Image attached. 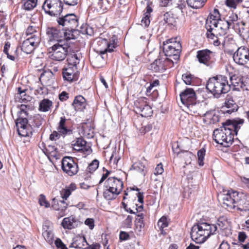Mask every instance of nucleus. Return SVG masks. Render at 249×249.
Masks as SVG:
<instances>
[{"label":"nucleus","instance_id":"f257e3e1","mask_svg":"<svg viewBox=\"0 0 249 249\" xmlns=\"http://www.w3.org/2000/svg\"><path fill=\"white\" fill-rule=\"evenodd\" d=\"M217 231V227L215 224L199 222L192 228L191 237L196 243L202 244L211 235L216 234Z\"/></svg>","mask_w":249,"mask_h":249},{"label":"nucleus","instance_id":"f03ea898","mask_svg":"<svg viewBox=\"0 0 249 249\" xmlns=\"http://www.w3.org/2000/svg\"><path fill=\"white\" fill-rule=\"evenodd\" d=\"M227 77L222 75H217L210 78L206 84V89L216 98L222 94L228 93L231 88Z\"/></svg>","mask_w":249,"mask_h":249},{"label":"nucleus","instance_id":"7ed1b4c3","mask_svg":"<svg viewBox=\"0 0 249 249\" xmlns=\"http://www.w3.org/2000/svg\"><path fill=\"white\" fill-rule=\"evenodd\" d=\"M124 186L121 179L110 177L105 180L103 196L107 200L115 199L121 193Z\"/></svg>","mask_w":249,"mask_h":249},{"label":"nucleus","instance_id":"20e7f679","mask_svg":"<svg viewBox=\"0 0 249 249\" xmlns=\"http://www.w3.org/2000/svg\"><path fill=\"white\" fill-rule=\"evenodd\" d=\"M67 119L65 117H60L58 126L57 127V131H53L50 135V140H54V139H59L61 137L64 138L67 136L72 135L75 138V140H83L82 137L80 136V133L78 131H74L71 128L66 126Z\"/></svg>","mask_w":249,"mask_h":249},{"label":"nucleus","instance_id":"39448f33","mask_svg":"<svg viewBox=\"0 0 249 249\" xmlns=\"http://www.w3.org/2000/svg\"><path fill=\"white\" fill-rule=\"evenodd\" d=\"M244 123V120L238 117L228 119L222 123L225 130L229 131V140H239L238 138H234V136H237L238 132Z\"/></svg>","mask_w":249,"mask_h":249},{"label":"nucleus","instance_id":"423d86ee","mask_svg":"<svg viewBox=\"0 0 249 249\" xmlns=\"http://www.w3.org/2000/svg\"><path fill=\"white\" fill-rule=\"evenodd\" d=\"M173 39H171L163 43V50L166 56L172 58L175 63L179 59L180 53L181 52V45L179 41H172Z\"/></svg>","mask_w":249,"mask_h":249},{"label":"nucleus","instance_id":"0eeeda50","mask_svg":"<svg viewBox=\"0 0 249 249\" xmlns=\"http://www.w3.org/2000/svg\"><path fill=\"white\" fill-rule=\"evenodd\" d=\"M239 193L232 190L224 191L221 195L222 207L229 211H235L236 201L238 199Z\"/></svg>","mask_w":249,"mask_h":249},{"label":"nucleus","instance_id":"6e6552de","mask_svg":"<svg viewBox=\"0 0 249 249\" xmlns=\"http://www.w3.org/2000/svg\"><path fill=\"white\" fill-rule=\"evenodd\" d=\"M56 21L64 31H74L78 25V19L74 14H67L58 17Z\"/></svg>","mask_w":249,"mask_h":249},{"label":"nucleus","instance_id":"1a4fd4ad","mask_svg":"<svg viewBox=\"0 0 249 249\" xmlns=\"http://www.w3.org/2000/svg\"><path fill=\"white\" fill-rule=\"evenodd\" d=\"M42 7L45 13L52 17L60 16L63 9L61 0H45Z\"/></svg>","mask_w":249,"mask_h":249},{"label":"nucleus","instance_id":"9d476101","mask_svg":"<svg viewBox=\"0 0 249 249\" xmlns=\"http://www.w3.org/2000/svg\"><path fill=\"white\" fill-rule=\"evenodd\" d=\"M61 168L64 173L71 177L76 175L79 171L77 162L71 157H64L62 159Z\"/></svg>","mask_w":249,"mask_h":249},{"label":"nucleus","instance_id":"9b49d317","mask_svg":"<svg viewBox=\"0 0 249 249\" xmlns=\"http://www.w3.org/2000/svg\"><path fill=\"white\" fill-rule=\"evenodd\" d=\"M68 48V44H66L65 43H56L53 44L50 48L51 51L49 53H52L50 55L51 58L58 61L63 60L66 57Z\"/></svg>","mask_w":249,"mask_h":249},{"label":"nucleus","instance_id":"f8f14e48","mask_svg":"<svg viewBox=\"0 0 249 249\" xmlns=\"http://www.w3.org/2000/svg\"><path fill=\"white\" fill-rule=\"evenodd\" d=\"M215 53L209 49L198 50L197 52L196 58L198 62L209 68H212L215 64Z\"/></svg>","mask_w":249,"mask_h":249},{"label":"nucleus","instance_id":"ddd939ff","mask_svg":"<svg viewBox=\"0 0 249 249\" xmlns=\"http://www.w3.org/2000/svg\"><path fill=\"white\" fill-rule=\"evenodd\" d=\"M232 57L235 63L246 67L249 65V49L245 46L239 47L233 54Z\"/></svg>","mask_w":249,"mask_h":249},{"label":"nucleus","instance_id":"4468645a","mask_svg":"<svg viewBox=\"0 0 249 249\" xmlns=\"http://www.w3.org/2000/svg\"><path fill=\"white\" fill-rule=\"evenodd\" d=\"M249 80L246 77L236 74L232 75L230 77V81L229 82L231 90L235 91H240L241 89L249 90V87L247 85V81Z\"/></svg>","mask_w":249,"mask_h":249},{"label":"nucleus","instance_id":"2eb2a0df","mask_svg":"<svg viewBox=\"0 0 249 249\" xmlns=\"http://www.w3.org/2000/svg\"><path fill=\"white\" fill-rule=\"evenodd\" d=\"M39 43V34L32 35L23 42L21 50L27 54H30L38 46Z\"/></svg>","mask_w":249,"mask_h":249},{"label":"nucleus","instance_id":"dca6fc26","mask_svg":"<svg viewBox=\"0 0 249 249\" xmlns=\"http://www.w3.org/2000/svg\"><path fill=\"white\" fill-rule=\"evenodd\" d=\"M180 100L182 104L188 108L193 107L196 103V95L192 88H186L180 94Z\"/></svg>","mask_w":249,"mask_h":249},{"label":"nucleus","instance_id":"f3484780","mask_svg":"<svg viewBox=\"0 0 249 249\" xmlns=\"http://www.w3.org/2000/svg\"><path fill=\"white\" fill-rule=\"evenodd\" d=\"M57 145L55 142H51L50 141H42L38 143L39 147L46 155L56 158L59 155Z\"/></svg>","mask_w":249,"mask_h":249},{"label":"nucleus","instance_id":"a211bd4d","mask_svg":"<svg viewBox=\"0 0 249 249\" xmlns=\"http://www.w3.org/2000/svg\"><path fill=\"white\" fill-rule=\"evenodd\" d=\"M46 35L50 42L57 41V43H65L63 40L65 33L63 30L58 29L55 27H48L46 29Z\"/></svg>","mask_w":249,"mask_h":249},{"label":"nucleus","instance_id":"6ab92c4d","mask_svg":"<svg viewBox=\"0 0 249 249\" xmlns=\"http://www.w3.org/2000/svg\"><path fill=\"white\" fill-rule=\"evenodd\" d=\"M137 191L138 193L136 194L138 197V200L141 203V205L138 206L137 204H135V210L136 213L141 212L143 209V194L139 192L140 189L137 187L134 186L132 187L127 188L124 192V196H123V200L127 199V196L130 197V196L131 195L132 191Z\"/></svg>","mask_w":249,"mask_h":249},{"label":"nucleus","instance_id":"aec40b11","mask_svg":"<svg viewBox=\"0 0 249 249\" xmlns=\"http://www.w3.org/2000/svg\"><path fill=\"white\" fill-rule=\"evenodd\" d=\"M98 44L101 48L99 50L100 54L102 55L107 53H112L117 47L116 44L115 43L114 41L112 43L108 42L107 39L103 38L100 39L98 42Z\"/></svg>","mask_w":249,"mask_h":249},{"label":"nucleus","instance_id":"412c9836","mask_svg":"<svg viewBox=\"0 0 249 249\" xmlns=\"http://www.w3.org/2000/svg\"><path fill=\"white\" fill-rule=\"evenodd\" d=\"M71 145L74 150L85 154H89L92 151L91 144L87 141H75V142Z\"/></svg>","mask_w":249,"mask_h":249},{"label":"nucleus","instance_id":"4be33fe9","mask_svg":"<svg viewBox=\"0 0 249 249\" xmlns=\"http://www.w3.org/2000/svg\"><path fill=\"white\" fill-rule=\"evenodd\" d=\"M74 68L68 66L63 69L62 75L65 81L71 82L78 79V74L75 72Z\"/></svg>","mask_w":249,"mask_h":249},{"label":"nucleus","instance_id":"5701e85b","mask_svg":"<svg viewBox=\"0 0 249 249\" xmlns=\"http://www.w3.org/2000/svg\"><path fill=\"white\" fill-rule=\"evenodd\" d=\"M222 109L224 114H231L237 111L238 106L232 98H227Z\"/></svg>","mask_w":249,"mask_h":249},{"label":"nucleus","instance_id":"b1692460","mask_svg":"<svg viewBox=\"0 0 249 249\" xmlns=\"http://www.w3.org/2000/svg\"><path fill=\"white\" fill-rule=\"evenodd\" d=\"M51 207L53 210L58 211L60 216L62 217L65 215L67 204L64 200H60L54 198L52 200Z\"/></svg>","mask_w":249,"mask_h":249},{"label":"nucleus","instance_id":"393cba45","mask_svg":"<svg viewBox=\"0 0 249 249\" xmlns=\"http://www.w3.org/2000/svg\"><path fill=\"white\" fill-rule=\"evenodd\" d=\"M99 161L95 159L88 164L85 170L81 173L82 177L85 179L88 180L91 178V175L97 170L99 167Z\"/></svg>","mask_w":249,"mask_h":249},{"label":"nucleus","instance_id":"a878e982","mask_svg":"<svg viewBox=\"0 0 249 249\" xmlns=\"http://www.w3.org/2000/svg\"><path fill=\"white\" fill-rule=\"evenodd\" d=\"M240 211L241 212L249 211V198L244 196H239L238 195V199L236 200L235 211Z\"/></svg>","mask_w":249,"mask_h":249},{"label":"nucleus","instance_id":"bb28decb","mask_svg":"<svg viewBox=\"0 0 249 249\" xmlns=\"http://www.w3.org/2000/svg\"><path fill=\"white\" fill-rule=\"evenodd\" d=\"M172 150L174 154H176L177 157L186 160L187 158H190L191 153L187 151H184L181 149L178 141H174L172 143Z\"/></svg>","mask_w":249,"mask_h":249},{"label":"nucleus","instance_id":"cd10ccee","mask_svg":"<svg viewBox=\"0 0 249 249\" xmlns=\"http://www.w3.org/2000/svg\"><path fill=\"white\" fill-rule=\"evenodd\" d=\"M166 62L163 58H159L150 64L149 69L155 72H163L165 71Z\"/></svg>","mask_w":249,"mask_h":249},{"label":"nucleus","instance_id":"c85d7f7f","mask_svg":"<svg viewBox=\"0 0 249 249\" xmlns=\"http://www.w3.org/2000/svg\"><path fill=\"white\" fill-rule=\"evenodd\" d=\"M80 222L72 216L64 218L62 222L61 225L65 229L72 230L77 228Z\"/></svg>","mask_w":249,"mask_h":249},{"label":"nucleus","instance_id":"c756f323","mask_svg":"<svg viewBox=\"0 0 249 249\" xmlns=\"http://www.w3.org/2000/svg\"><path fill=\"white\" fill-rule=\"evenodd\" d=\"M88 243L84 236L77 235L72 239V242L70 245V248L85 249Z\"/></svg>","mask_w":249,"mask_h":249},{"label":"nucleus","instance_id":"7c9ffc66","mask_svg":"<svg viewBox=\"0 0 249 249\" xmlns=\"http://www.w3.org/2000/svg\"><path fill=\"white\" fill-rule=\"evenodd\" d=\"M77 188L76 184L73 182H71L69 185L66 186L65 188L60 191L61 197L65 200H67L72 192L74 191Z\"/></svg>","mask_w":249,"mask_h":249},{"label":"nucleus","instance_id":"2f4dec72","mask_svg":"<svg viewBox=\"0 0 249 249\" xmlns=\"http://www.w3.org/2000/svg\"><path fill=\"white\" fill-rule=\"evenodd\" d=\"M82 133L83 136L80 134L78 135V137L81 136L82 137V140H84V138L91 139L93 137V129L91 127V124L84 123L82 125Z\"/></svg>","mask_w":249,"mask_h":249},{"label":"nucleus","instance_id":"473e14b6","mask_svg":"<svg viewBox=\"0 0 249 249\" xmlns=\"http://www.w3.org/2000/svg\"><path fill=\"white\" fill-rule=\"evenodd\" d=\"M72 106L76 111H81L86 106V99L81 95H78L75 97Z\"/></svg>","mask_w":249,"mask_h":249},{"label":"nucleus","instance_id":"72a5a7b5","mask_svg":"<svg viewBox=\"0 0 249 249\" xmlns=\"http://www.w3.org/2000/svg\"><path fill=\"white\" fill-rule=\"evenodd\" d=\"M136 108L141 113V114L142 117H147L152 115L153 110L151 107L145 103L137 106Z\"/></svg>","mask_w":249,"mask_h":249},{"label":"nucleus","instance_id":"f704fd0d","mask_svg":"<svg viewBox=\"0 0 249 249\" xmlns=\"http://www.w3.org/2000/svg\"><path fill=\"white\" fill-rule=\"evenodd\" d=\"M221 19V15L218 9L214 8L213 10L210 13L208 18L206 20V24H211L213 21H216Z\"/></svg>","mask_w":249,"mask_h":249},{"label":"nucleus","instance_id":"c9c22d12","mask_svg":"<svg viewBox=\"0 0 249 249\" xmlns=\"http://www.w3.org/2000/svg\"><path fill=\"white\" fill-rule=\"evenodd\" d=\"M37 2L35 0H22L21 8L25 11H31L36 7Z\"/></svg>","mask_w":249,"mask_h":249},{"label":"nucleus","instance_id":"e433bc0d","mask_svg":"<svg viewBox=\"0 0 249 249\" xmlns=\"http://www.w3.org/2000/svg\"><path fill=\"white\" fill-rule=\"evenodd\" d=\"M52 102L48 99H43L39 105V110L42 112L48 111L52 106Z\"/></svg>","mask_w":249,"mask_h":249},{"label":"nucleus","instance_id":"4c0bfd02","mask_svg":"<svg viewBox=\"0 0 249 249\" xmlns=\"http://www.w3.org/2000/svg\"><path fill=\"white\" fill-rule=\"evenodd\" d=\"M68 66L77 70V65L79 63V59L76 54L69 55L67 57Z\"/></svg>","mask_w":249,"mask_h":249},{"label":"nucleus","instance_id":"58836bf2","mask_svg":"<svg viewBox=\"0 0 249 249\" xmlns=\"http://www.w3.org/2000/svg\"><path fill=\"white\" fill-rule=\"evenodd\" d=\"M29 125L31 126L38 128L41 125L44 121L43 117L39 114H36L34 116L32 119L31 120Z\"/></svg>","mask_w":249,"mask_h":249},{"label":"nucleus","instance_id":"ea45409f","mask_svg":"<svg viewBox=\"0 0 249 249\" xmlns=\"http://www.w3.org/2000/svg\"><path fill=\"white\" fill-rule=\"evenodd\" d=\"M207 0H186L189 7L193 9H198L202 7Z\"/></svg>","mask_w":249,"mask_h":249},{"label":"nucleus","instance_id":"a19ab883","mask_svg":"<svg viewBox=\"0 0 249 249\" xmlns=\"http://www.w3.org/2000/svg\"><path fill=\"white\" fill-rule=\"evenodd\" d=\"M136 214L137 217L135 221V225L137 229L141 230L142 228H144L145 224L144 222V214L142 213L138 212Z\"/></svg>","mask_w":249,"mask_h":249},{"label":"nucleus","instance_id":"79ce46f5","mask_svg":"<svg viewBox=\"0 0 249 249\" xmlns=\"http://www.w3.org/2000/svg\"><path fill=\"white\" fill-rule=\"evenodd\" d=\"M169 223L167 218L165 216H162L158 222V226L162 234H165L166 232L164 231V228L168 226Z\"/></svg>","mask_w":249,"mask_h":249},{"label":"nucleus","instance_id":"37998d69","mask_svg":"<svg viewBox=\"0 0 249 249\" xmlns=\"http://www.w3.org/2000/svg\"><path fill=\"white\" fill-rule=\"evenodd\" d=\"M131 169L144 175H145V166L142 162L140 160L134 162L131 166Z\"/></svg>","mask_w":249,"mask_h":249},{"label":"nucleus","instance_id":"c03bdc74","mask_svg":"<svg viewBox=\"0 0 249 249\" xmlns=\"http://www.w3.org/2000/svg\"><path fill=\"white\" fill-rule=\"evenodd\" d=\"M120 158L118 156L117 153L115 150L112 153L109 158L108 164L110 166L115 168L117 166L118 162Z\"/></svg>","mask_w":249,"mask_h":249},{"label":"nucleus","instance_id":"a18cd8bd","mask_svg":"<svg viewBox=\"0 0 249 249\" xmlns=\"http://www.w3.org/2000/svg\"><path fill=\"white\" fill-rule=\"evenodd\" d=\"M206 28L207 30L206 35L208 38L213 39L214 37L218 38V35L217 33L214 32V29L213 25L206 24Z\"/></svg>","mask_w":249,"mask_h":249},{"label":"nucleus","instance_id":"49530a36","mask_svg":"<svg viewBox=\"0 0 249 249\" xmlns=\"http://www.w3.org/2000/svg\"><path fill=\"white\" fill-rule=\"evenodd\" d=\"M28 122V120L25 117H18L16 121L17 128L27 127Z\"/></svg>","mask_w":249,"mask_h":249},{"label":"nucleus","instance_id":"de8ad7c7","mask_svg":"<svg viewBox=\"0 0 249 249\" xmlns=\"http://www.w3.org/2000/svg\"><path fill=\"white\" fill-rule=\"evenodd\" d=\"M206 150L205 148H202L197 151V160L199 166H202L204 165V159L205 155Z\"/></svg>","mask_w":249,"mask_h":249},{"label":"nucleus","instance_id":"09e8293b","mask_svg":"<svg viewBox=\"0 0 249 249\" xmlns=\"http://www.w3.org/2000/svg\"><path fill=\"white\" fill-rule=\"evenodd\" d=\"M230 23H228V21H226V20H222L221 18L219 19V20L216 21H213L212 23V25L213 27H216L217 26L222 27L225 28V30H228L230 28H231Z\"/></svg>","mask_w":249,"mask_h":249},{"label":"nucleus","instance_id":"8fccbe9b","mask_svg":"<svg viewBox=\"0 0 249 249\" xmlns=\"http://www.w3.org/2000/svg\"><path fill=\"white\" fill-rule=\"evenodd\" d=\"M220 141H215L216 145H215L218 147V149L224 151V148H227L230 147L234 141H222L220 142Z\"/></svg>","mask_w":249,"mask_h":249},{"label":"nucleus","instance_id":"3c124183","mask_svg":"<svg viewBox=\"0 0 249 249\" xmlns=\"http://www.w3.org/2000/svg\"><path fill=\"white\" fill-rule=\"evenodd\" d=\"M42 236L49 244L53 243V235L51 231L48 230L44 231L42 233Z\"/></svg>","mask_w":249,"mask_h":249},{"label":"nucleus","instance_id":"603ef678","mask_svg":"<svg viewBox=\"0 0 249 249\" xmlns=\"http://www.w3.org/2000/svg\"><path fill=\"white\" fill-rule=\"evenodd\" d=\"M215 113V111L214 110L207 111L203 115V122L206 124H209V123L211 120V118H212V117H213V115Z\"/></svg>","mask_w":249,"mask_h":249},{"label":"nucleus","instance_id":"864d4df0","mask_svg":"<svg viewBox=\"0 0 249 249\" xmlns=\"http://www.w3.org/2000/svg\"><path fill=\"white\" fill-rule=\"evenodd\" d=\"M63 31L65 33V35L63 36V40L65 41V40H69L71 39H75L76 38L75 36L73 35V33L77 31L76 28L72 31L64 30H63Z\"/></svg>","mask_w":249,"mask_h":249},{"label":"nucleus","instance_id":"5fc2aeb1","mask_svg":"<svg viewBox=\"0 0 249 249\" xmlns=\"http://www.w3.org/2000/svg\"><path fill=\"white\" fill-rule=\"evenodd\" d=\"M238 20V16L237 14H234L233 13H231L230 14L228 19L226 20V21L228 22V23H230V26L231 28H233L234 27V22Z\"/></svg>","mask_w":249,"mask_h":249},{"label":"nucleus","instance_id":"6e6d98bb","mask_svg":"<svg viewBox=\"0 0 249 249\" xmlns=\"http://www.w3.org/2000/svg\"><path fill=\"white\" fill-rule=\"evenodd\" d=\"M38 203L41 206H44L46 208L50 207V203L47 200L45 196L44 195H40L38 200Z\"/></svg>","mask_w":249,"mask_h":249},{"label":"nucleus","instance_id":"4d7b16f0","mask_svg":"<svg viewBox=\"0 0 249 249\" xmlns=\"http://www.w3.org/2000/svg\"><path fill=\"white\" fill-rule=\"evenodd\" d=\"M217 225L220 230H223L227 229L228 227V221L223 217H221L218 219Z\"/></svg>","mask_w":249,"mask_h":249},{"label":"nucleus","instance_id":"13d9d810","mask_svg":"<svg viewBox=\"0 0 249 249\" xmlns=\"http://www.w3.org/2000/svg\"><path fill=\"white\" fill-rule=\"evenodd\" d=\"M193 75L189 73H186L182 74V79L186 85H191L192 84Z\"/></svg>","mask_w":249,"mask_h":249},{"label":"nucleus","instance_id":"bf43d9fd","mask_svg":"<svg viewBox=\"0 0 249 249\" xmlns=\"http://www.w3.org/2000/svg\"><path fill=\"white\" fill-rule=\"evenodd\" d=\"M214 29V32L217 33L219 36H222L225 35L227 33V30H225V28L217 26L216 27H213Z\"/></svg>","mask_w":249,"mask_h":249},{"label":"nucleus","instance_id":"052dcab7","mask_svg":"<svg viewBox=\"0 0 249 249\" xmlns=\"http://www.w3.org/2000/svg\"><path fill=\"white\" fill-rule=\"evenodd\" d=\"M17 131L18 135L22 137H29L30 135L32 134V132H28L27 131V127L17 128Z\"/></svg>","mask_w":249,"mask_h":249},{"label":"nucleus","instance_id":"680f3d73","mask_svg":"<svg viewBox=\"0 0 249 249\" xmlns=\"http://www.w3.org/2000/svg\"><path fill=\"white\" fill-rule=\"evenodd\" d=\"M173 20V17L171 16L170 14L168 12L165 13L163 16V20L164 21L163 24L167 23L168 24H172V22Z\"/></svg>","mask_w":249,"mask_h":249},{"label":"nucleus","instance_id":"e2e57ef3","mask_svg":"<svg viewBox=\"0 0 249 249\" xmlns=\"http://www.w3.org/2000/svg\"><path fill=\"white\" fill-rule=\"evenodd\" d=\"M133 217L131 215H128L124 221L123 224L124 227L130 228L132 225Z\"/></svg>","mask_w":249,"mask_h":249},{"label":"nucleus","instance_id":"0e129e2a","mask_svg":"<svg viewBox=\"0 0 249 249\" xmlns=\"http://www.w3.org/2000/svg\"><path fill=\"white\" fill-rule=\"evenodd\" d=\"M159 85V80H155L153 82L150 83L149 86L146 89V94H151L152 89Z\"/></svg>","mask_w":249,"mask_h":249},{"label":"nucleus","instance_id":"69168bd1","mask_svg":"<svg viewBox=\"0 0 249 249\" xmlns=\"http://www.w3.org/2000/svg\"><path fill=\"white\" fill-rule=\"evenodd\" d=\"M94 223V219L91 218H87L84 222V224L88 226L90 230H93L94 229L95 227Z\"/></svg>","mask_w":249,"mask_h":249},{"label":"nucleus","instance_id":"338daca9","mask_svg":"<svg viewBox=\"0 0 249 249\" xmlns=\"http://www.w3.org/2000/svg\"><path fill=\"white\" fill-rule=\"evenodd\" d=\"M164 172L163 165L161 163L158 164L154 170L155 175H161Z\"/></svg>","mask_w":249,"mask_h":249},{"label":"nucleus","instance_id":"774afa93","mask_svg":"<svg viewBox=\"0 0 249 249\" xmlns=\"http://www.w3.org/2000/svg\"><path fill=\"white\" fill-rule=\"evenodd\" d=\"M56 247L59 249H68L60 238H57L54 242Z\"/></svg>","mask_w":249,"mask_h":249}]
</instances>
